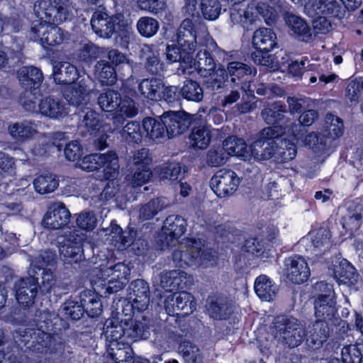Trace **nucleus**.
<instances>
[{
  "label": "nucleus",
  "mask_w": 363,
  "mask_h": 363,
  "mask_svg": "<svg viewBox=\"0 0 363 363\" xmlns=\"http://www.w3.org/2000/svg\"><path fill=\"white\" fill-rule=\"evenodd\" d=\"M33 11L38 19L30 24V40L39 41L50 24L59 25L71 19L72 11L68 0H37Z\"/></svg>",
  "instance_id": "1"
},
{
  "label": "nucleus",
  "mask_w": 363,
  "mask_h": 363,
  "mask_svg": "<svg viewBox=\"0 0 363 363\" xmlns=\"http://www.w3.org/2000/svg\"><path fill=\"white\" fill-rule=\"evenodd\" d=\"M272 324L274 338L288 347H297L304 341L306 330L297 318L279 315L274 318Z\"/></svg>",
  "instance_id": "2"
},
{
  "label": "nucleus",
  "mask_w": 363,
  "mask_h": 363,
  "mask_svg": "<svg viewBox=\"0 0 363 363\" xmlns=\"http://www.w3.org/2000/svg\"><path fill=\"white\" fill-rule=\"evenodd\" d=\"M214 255L204 247L200 240H191L186 245L172 252V260L179 267L208 265L214 259Z\"/></svg>",
  "instance_id": "3"
},
{
  "label": "nucleus",
  "mask_w": 363,
  "mask_h": 363,
  "mask_svg": "<svg viewBox=\"0 0 363 363\" xmlns=\"http://www.w3.org/2000/svg\"><path fill=\"white\" fill-rule=\"evenodd\" d=\"M285 133L283 125L269 126L263 128L257 139L250 146L251 155L258 161L274 160L277 142H281L280 137Z\"/></svg>",
  "instance_id": "4"
},
{
  "label": "nucleus",
  "mask_w": 363,
  "mask_h": 363,
  "mask_svg": "<svg viewBox=\"0 0 363 363\" xmlns=\"http://www.w3.org/2000/svg\"><path fill=\"white\" fill-rule=\"evenodd\" d=\"M57 245L61 259L70 264H77L84 259L82 238L76 230L67 229L57 237Z\"/></svg>",
  "instance_id": "5"
},
{
  "label": "nucleus",
  "mask_w": 363,
  "mask_h": 363,
  "mask_svg": "<svg viewBox=\"0 0 363 363\" xmlns=\"http://www.w3.org/2000/svg\"><path fill=\"white\" fill-rule=\"evenodd\" d=\"M79 166L84 170L91 172L104 168L106 179L117 176L120 165L118 157L114 151H108L104 154H91L85 156L79 162Z\"/></svg>",
  "instance_id": "6"
},
{
  "label": "nucleus",
  "mask_w": 363,
  "mask_h": 363,
  "mask_svg": "<svg viewBox=\"0 0 363 363\" xmlns=\"http://www.w3.org/2000/svg\"><path fill=\"white\" fill-rule=\"evenodd\" d=\"M206 114V110H199L196 114H190L185 111H169L163 113L164 124L166 128V133L168 138H172L184 133L189 130L193 122Z\"/></svg>",
  "instance_id": "7"
},
{
  "label": "nucleus",
  "mask_w": 363,
  "mask_h": 363,
  "mask_svg": "<svg viewBox=\"0 0 363 363\" xmlns=\"http://www.w3.org/2000/svg\"><path fill=\"white\" fill-rule=\"evenodd\" d=\"M28 275L26 278L16 279L13 286L17 301L23 306H29L34 303L38 289V272L35 268H30Z\"/></svg>",
  "instance_id": "8"
},
{
  "label": "nucleus",
  "mask_w": 363,
  "mask_h": 363,
  "mask_svg": "<svg viewBox=\"0 0 363 363\" xmlns=\"http://www.w3.org/2000/svg\"><path fill=\"white\" fill-rule=\"evenodd\" d=\"M240 184V178L231 169H221L211 178L210 186L213 192L220 198L232 196Z\"/></svg>",
  "instance_id": "9"
},
{
  "label": "nucleus",
  "mask_w": 363,
  "mask_h": 363,
  "mask_svg": "<svg viewBox=\"0 0 363 363\" xmlns=\"http://www.w3.org/2000/svg\"><path fill=\"white\" fill-rule=\"evenodd\" d=\"M166 312L172 315L186 316L193 313L196 303L194 297L189 293L182 291L170 294L164 301Z\"/></svg>",
  "instance_id": "10"
},
{
  "label": "nucleus",
  "mask_w": 363,
  "mask_h": 363,
  "mask_svg": "<svg viewBox=\"0 0 363 363\" xmlns=\"http://www.w3.org/2000/svg\"><path fill=\"white\" fill-rule=\"evenodd\" d=\"M121 14L110 16L107 12L96 9L91 18V26L93 32L103 39H110L116 32Z\"/></svg>",
  "instance_id": "11"
},
{
  "label": "nucleus",
  "mask_w": 363,
  "mask_h": 363,
  "mask_svg": "<svg viewBox=\"0 0 363 363\" xmlns=\"http://www.w3.org/2000/svg\"><path fill=\"white\" fill-rule=\"evenodd\" d=\"M207 44L206 47L201 49L194 59L193 64L197 65L198 73L201 77L209 75L217 67L215 55L220 51L216 43L208 36H206Z\"/></svg>",
  "instance_id": "12"
},
{
  "label": "nucleus",
  "mask_w": 363,
  "mask_h": 363,
  "mask_svg": "<svg viewBox=\"0 0 363 363\" xmlns=\"http://www.w3.org/2000/svg\"><path fill=\"white\" fill-rule=\"evenodd\" d=\"M186 220L179 215H170L166 218L162 226L164 237L161 239L164 245H175L178 239L186 231Z\"/></svg>",
  "instance_id": "13"
},
{
  "label": "nucleus",
  "mask_w": 363,
  "mask_h": 363,
  "mask_svg": "<svg viewBox=\"0 0 363 363\" xmlns=\"http://www.w3.org/2000/svg\"><path fill=\"white\" fill-rule=\"evenodd\" d=\"M71 213L62 202H55L50 205L43 216V223L45 228L61 229L70 220Z\"/></svg>",
  "instance_id": "14"
},
{
  "label": "nucleus",
  "mask_w": 363,
  "mask_h": 363,
  "mask_svg": "<svg viewBox=\"0 0 363 363\" xmlns=\"http://www.w3.org/2000/svg\"><path fill=\"white\" fill-rule=\"evenodd\" d=\"M138 58L144 69L151 75H160L164 71L159 51L152 44H143L138 51Z\"/></svg>",
  "instance_id": "15"
},
{
  "label": "nucleus",
  "mask_w": 363,
  "mask_h": 363,
  "mask_svg": "<svg viewBox=\"0 0 363 363\" xmlns=\"http://www.w3.org/2000/svg\"><path fill=\"white\" fill-rule=\"evenodd\" d=\"M333 276L339 285L347 286L355 285L359 279V274L355 268L345 259L337 257L332 262Z\"/></svg>",
  "instance_id": "16"
},
{
  "label": "nucleus",
  "mask_w": 363,
  "mask_h": 363,
  "mask_svg": "<svg viewBox=\"0 0 363 363\" xmlns=\"http://www.w3.org/2000/svg\"><path fill=\"white\" fill-rule=\"evenodd\" d=\"M329 336L330 328L328 323L317 320L311 323L306 330V345L311 350H319Z\"/></svg>",
  "instance_id": "17"
},
{
  "label": "nucleus",
  "mask_w": 363,
  "mask_h": 363,
  "mask_svg": "<svg viewBox=\"0 0 363 363\" xmlns=\"http://www.w3.org/2000/svg\"><path fill=\"white\" fill-rule=\"evenodd\" d=\"M206 308L211 318L219 320H227L234 311L232 301L225 296L208 297Z\"/></svg>",
  "instance_id": "18"
},
{
  "label": "nucleus",
  "mask_w": 363,
  "mask_h": 363,
  "mask_svg": "<svg viewBox=\"0 0 363 363\" xmlns=\"http://www.w3.org/2000/svg\"><path fill=\"white\" fill-rule=\"evenodd\" d=\"M284 274L291 282L302 284L310 276V270L305 259L301 257H289L284 262Z\"/></svg>",
  "instance_id": "19"
},
{
  "label": "nucleus",
  "mask_w": 363,
  "mask_h": 363,
  "mask_svg": "<svg viewBox=\"0 0 363 363\" xmlns=\"http://www.w3.org/2000/svg\"><path fill=\"white\" fill-rule=\"evenodd\" d=\"M315 315L318 320L328 323L331 321L336 325L339 323L335 296H317L314 301Z\"/></svg>",
  "instance_id": "20"
},
{
  "label": "nucleus",
  "mask_w": 363,
  "mask_h": 363,
  "mask_svg": "<svg viewBox=\"0 0 363 363\" xmlns=\"http://www.w3.org/2000/svg\"><path fill=\"white\" fill-rule=\"evenodd\" d=\"M89 91L86 82L80 80L66 87L63 91V96L69 105L84 108V106L89 101Z\"/></svg>",
  "instance_id": "21"
},
{
  "label": "nucleus",
  "mask_w": 363,
  "mask_h": 363,
  "mask_svg": "<svg viewBox=\"0 0 363 363\" xmlns=\"http://www.w3.org/2000/svg\"><path fill=\"white\" fill-rule=\"evenodd\" d=\"M284 19L290 34L296 39L305 43L313 40V33L305 20L293 13H286Z\"/></svg>",
  "instance_id": "22"
},
{
  "label": "nucleus",
  "mask_w": 363,
  "mask_h": 363,
  "mask_svg": "<svg viewBox=\"0 0 363 363\" xmlns=\"http://www.w3.org/2000/svg\"><path fill=\"white\" fill-rule=\"evenodd\" d=\"M198 36L194 29L192 21L189 18L182 21L177 33V42L182 50H186L191 54L199 43Z\"/></svg>",
  "instance_id": "23"
},
{
  "label": "nucleus",
  "mask_w": 363,
  "mask_h": 363,
  "mask_svg": "<svg viewBox=\"0 0 363 363\" xmlns=\"http://www.w3.org/2000/svg\"><path fill=\"white\" fill-rule=\"evenodd\" d=\"M165 54L168 62L179 63L177 68L178 74H185L187 69L191 68L194 61L192 54L186 50H182L179 45H167ZM188 73H190V71H188Z\"/></svg>",
  "instance_id": "24"
},
{
  "label": "nucleus",
  "mask_w": 363,
  "mask_h": 363,
  "mask_svg": "<svg viewBox=\"0 0 363 363\" xmlns=\"http://www.w3.org/2000/svg\"><path fill=\"white\" fill-rule=\"evenodd\" d=\"M17 77L25 90L35 91L42 84L43 74L40 69L34 66H23L17 71Z\"/></svg>",
  "instance_id": "25"
},
{
  "label": "nucleus",
  "mask_w": 363,
  "mask_h": 363,
  "mask_svg": "<svg viewBox=\"0 0 363 363\" xmlns=\"http://www.w3.org/2000/svg\"><path fill=\"white\" fill-rule=\"evenodd\" d=\"M152 320L145 315H138L134 320L127 323L126 335L129 340H146L150 336Z\"/></svg>",
  "instance_id": "26"
},
{
  "label": "nucleus",
  "mask_w": 363,
  "mask_h": 363,
  "mask_svg": "<svg viewBox=\"0 0 363 363\" xmlns=\"http://www.w3.org/2000/svg\"><path fill=\"white\" fill-rule=\"evenodd\" d=\"M130 295L132 301L136 304L138 312L145 311L150 304V287L144 279H136L131 282Z\"/></svg>",
  "instance_id": "27"
},
{
  "label": "nucleus",
  "mask_w": 363,
  "mask_h": 363,
  "mask_svg": "<svg viewBox=\"0 0 363 363\" xmlns=\"http://www.w3.org/2000/svg\"><path fill=\"white\" fill-rule=\"evenodd\" d=\"M127 323H121L118 320V318H111L106 320L104 325V335L106 337V345L112 342H120L122 341H128L126 335Z\"/></svg>",
  "instance_id": "28"
},
{
  "label": "nucleus",
  "mask_w": 363,
  "mask_h": 363,
  "mask_svg": "<svg viewBox=\"0 0 363 363\" xmlns=\"http://www.w3.org/2000/svg\"><path fill=\"white\" fill-rule=\"evenodd\" d=\"M38 110L42 115L53 119L63 118L68 114L65 104L52 96L43 99L38 104Z\"/></svg>",
  "instance_id": "29"
},
{
  "label": "nucleus",
  "mask_w": 363,
  "mask_h": 363,
  "mask_svg": "<svg viewBox=\"0 0 363 363\" xmlns=\"http://www.w3.org/2000/svg\"><path fill=\"white\" fill-rule=\"evenodd\" d=\"M65 133H55L51 145L57 147L60 151L64 148L65 156L68 160L73 162L78 160L83 155L82 148L77 140L65 143Z\"/></svg>",
  "instance_id": "30"
},
{
  "label": "nucleus",
  "mask_w": 363,
  "mask_h": 363,
  "mask_svg": "<svg viewBox=\"0 0 363 363\" xmlns=\"http://www.w3.org/2000/svg\"><path fill=\"white\" fill-rule=\"evenodd\" d=\"M286 111L284 104L276 101L265 106L261 111V116L267 124L272 125V126L280 125L279 124L287 121L285 116Z\"/></svg>",
  "instance_id": "31"
},
{
  "label": "nucleus",
  "mask_w": 363,
  "mask_h": 363,
  "mask_svg": "<svg viewBox=\"0 0 363 363\" xmlns=\"http://www.w3.org/2000/svg\"><path fill=\"white\" fill-rule=\"evenodd\" d=\"M52 75L57 84H72L78 77V70L70 62H57L53 65Z\"/></svg>",
  "instance_id": "32"
},
{
  "label": "nucleus",
  "mask_w": 363,
  "mask_h": 363,
  "mask_svg": "<svg viewBox=\"0 0 363 363\" xmlns=\"http://www.w3.org/2000/svg\"><path fill=\"white\" fill-rule=\"evenodd\" d=\"M94 77L102 84L106 86L113 85L117 79L115 67L106 60H100L94 67Z\"/></svg>",
  "instance_id": "33"
},
{
  "label": "nucleus",
  "mask_w": 363,
  "mask_h": 363,
  "mask_svg": "<svg viewBox=\"0 0 363 363\" xmlns=\"http://www.w3.org/2000/svg\"><path fill=\"white\" fill-rule=\"evenodd\" d=\"M108 355L116 363H133V351L130 344L126 341L112 342L106 345Z\"/></svg>",
  "instance_id": "34"
},
{
  "label": "nucleus",
  "mask_w": 363,
  "mask_h": 363,
  "mask_svg": "<svg viewBox=\"0 0 363 363\" xmlns=\"http://www.w3.org/2000/svg\"><path fill=\"white\" fill-rule=\"evenodd\" d=\"M277 44V35L272 29L262 28L255 31L252 45L255 49L270 52Z\"/></svg>",
  "instance_id": "35"
},
{
  "label": "nucleus",
  "mask_w": 363,
  "mask_h": 363,
  "mask_svg": "<svg viewBox=\"0 0 363 363\" xmlns=\"http://www.w3.org/2000/svg\"><path fill=\"white\" fill-rule=\"evenodd\" d=\"M106 51V48L100 47L93 42L88 41L81 45L77 51V57L80 62L90 65L94 61L104 57Z\"/></svg>",
  "instance_id": "36"
},
{
  "label": "nucleus",
  "mask_w": 363,
  "mask_h": 363,
  "mask_svg": "<svg viewBox=\"0 0 363 363\" xmlns=\"http://www.w3.org/2000/svg\"><path fill=\"white\" fill-rule=\"evenodd\" d=\"M78 130L85 129L91 133L99 130L101 121L99 114L94 110L86 107L83 108L78 113ZM83 133V130H82Z\"/></svg>",
  "instance_id": "37"
},
{
  "label": "nucleus",
  "mask_w": 363,
  "mask_h": 363,
  "mask_svg": "<svg viewBox=\"0 0 363 363\" xmlns=\"http://www.w3.org/2000/svg\"><path fill=\"white\" fill-rule=\"evenodd\" d=\"M79 299L89 317H98L102 313L103 305L101 298L94 292L84 291L80 294Z\"/></svg>",
  "instance_id": "38"
},
{
  "label": "nucleus",
  "mask_w": 363,
  "mask_h": 363,
  "mask_svg": "<svg viewBox=\"0 0 363 363\" xmlns=\"http://www.w3.org/2000/svg\"><path fill=\"white\" fill-rule=\"evenodd\" d=\"M164 122L163 115L157 118L147 117L144 118L143 126L146 133V136L152 140L167 137Z\"/></svg>",
  "instance_id": "39"
},
{
  "label": "nucleus",
  "mask_w": 363,
  "mask_h": 363,
  "mask_svg": "<svg viewBox=\"0 0 363 363\" xmlns=\"http://www.w3.org/2000/svg\"><path fill=\"white\" fill-rule=\"evenodd\" d=\"M304 143L315 152H325L333 147L332 138H328L323 132L322 133L313 132L307 135Z\"/></svg>",
  "instance_id": "40"
},
{
  "label": "nucleus",
  "mask_w": 363,
  "mask_h": 363,
  "mask_svg": "<svg viewBox=\"0 0 363 363\" xmlns=\"http://www.w3.org/2000/svg\"><path fill=\"white\" fill-rule=\"evenodd\" d=\"M163 88L162 80L157 77L143 79L138 84V90L140 94L150 100H157Z\"/></svg>",
  "instance_id": "41"
},
{
  "label": "nucleus",
  "mask_w": 363,
  "mask_h": 363,
  "mask_svg": "<svg viewBox=\"0 0 363 363\" xmlns=\"http://www.w3.org/2000/svg\"><path fill=\"white\" fill-rule=\"evenodd\" d=\"M255 291L261 299L270 301L276 296L277 286L272 284L268 277L260 275L255 280Z\"/></svg>",
  "instance_id": "42"
},
{
  "label": "nucleus",
  "mask_w": 363,
  "mask_h": 363,
  "mask_svg": "<svg viewBox=\"0 0 363 363\" xmlns=\"http://www.w3.org/2000/svg\"><path fill=\"white\" fill-rule=\"evenodd\" d=\"M187 171L186 167L180 162H172L163 164L159 168V174L162 179L177 181L183 179Z\"/></svg>",
  "instance_id": "43"
},
{
  "label": "nucleus",
  "mask_w": 363,
  "mask_h": 363,
  "mask_svg": "<svg viewBox=\"0 0 363 363\" xmlns=\"http://www.w3.org/2000/svg\"><path fill=\"white\" fill-rule=\"evenodd\" d=\"M225 70L228 77H230V82L235 84H240L246 77L251 75L253 72V69L250 66L238 61L229 62Z\"/></svg>",
  "instance_id": "44"
},
{
  "label": "nucleus",
  "mask_w": 363,
  "mask_h": 363,
  "mask_svg": "<svg viewBox=\"0 0 363 363\" xmlns=\"http://www.w3.org/2000/svg\"><path fill=\"white\" fill-rule=\"evenodd\" d=\"M201 121L199 126L193 128L191 133L189 135V140L191 145L199 149L206 148L211 141L210 130L206 127L203 117H200Z\"/></svg>",
  "instance_id": "45"
},
{
  "label": "nucleus",
  "mask_w": 363,
  "mask_h": 363,
  "mask_svg": "<svg viewBox=\"0 0 363 363\" xmlns=\"http://www.w3.org/2000/svg\"><path fill=\"white\" fill-rule=\"evenodd\" d=\"M230 18L233 25L239 24L247 30L250 29V26L255 21L252 12L242 8L238 4H234L230 9Z\"/></svg>",
  "instance_id": "46"
},
{
  "label": "nucleus",
  "mask_w": 363,
  "mask_h": 363,
  "mask_svg": "<svg viewBox=\"0 0 363 363\" xmlns=\"http://www.w3.org/2000/svg\"><path fill=\"white\" fill-rule=\"evenodd\" d=\"M169 206L170 203L165 197L153 199L141 206L140 208V218L143 220H150L159 212Z\"/></svg>",
  "instance_id": "47"
},
{
  "label": "nucleus",
  "mask_w": 363,
  "mask_h": 363,
  "mask_svg": "<svg viewBox=\"0 0 363 363\" xmlns=\"http://www.w3.org/2000/svg\"><path fill=\"white\" fill-rule=\"evenodd\" d=\"M121 94L116 90L108 89L98 96V104L101 109L106 112L117 111L121 103Z\"/></svg>",
  "instance_id": "48"
},
{
  "label": "nucleus",
  "mask_w": 363,
  "mask_h": 363,
  "mask_svg": "<svg viewBox=\"0 0 363 363\" xmlns=\"http://www.w3.org/2000/svg\"><path fill=\"white\" fill-rule=\"evenodd\" d=\"M10 135L18 141H24L35 133V129L31 122L23 121L11 123L8 127Z\"/></svg>",
  "instance_id": "49"
},
{
  "label": "nucleus",
  "mask_w": 363,
  "mask_h": 363,
  "mask_svg": "<svg viewBox=\"0 0 363 363\" xmlns=\"http://www.w3.org/2000/svg\"><path fill=\"white\" fill-rule=\"evenodd\" d=\"M212 72L204 77L206 79L203 81V84L206 87L211 91H217L223 88L228 79L225 69L222 65H220Z\"/></svg>",
  "instance_id": "50"
},
{
  "label": "nucleus",
  "mask_w": 363,
  "mask_h": 363,
  "mask_svg": "<svg viewBox=\"0 0 363 363\" xmlns=\"http://www.w3.org/2000/svg\"><path fill=\"white\" fill-rule=\"evenodd\" d=\"M59 186L57 176L52 174H42L33 181L35 191L41 194L53 192Z\"/></svg>",
  "instance_id": "51"
},
{
  "label": "nucleus",
  "mask_w": 363,
  "mask_h": 363,
  "mask_svg": "<svg viewBox=\"0 0 363 363\" xmlns=\"http://www.w3.org/2000/svg\"><path fill=\"white\" fill-rule=\"evenodd\" d=\"M223 146L227 155L240 157L244 160L247 157V146L242 138L229 137L223 141Z\"/></svg>",
  "instance_id": "52"
},
{
  "label": "nucleus",
  "mask_w": 363,
  "mask_h": 363,
  "mask_svg": "<svg viewBox=\"0 0 363 363\" xmlns=\"http://www.w3.org/2000/svg\"><path fill=\"white\" fill-rule=\"evenodd\" d=\"M296 152L297 149L294 143L281 138V142H277L274 161L279 163L289 162L295 158Z\"/></svg>",
  "instance_id": "53"
},
{
  "label": "nucleus",
  "mask_w": 363,
  "mask_h": 363,
  "mask_svg": "<svg viewBox=\"0 0 363 363\" xmlns=\"http://www.w3.org/2000/svg\"><path fill=\"white\" fill-rule=\"evenodd\" d=\"M128 172L125 179L133 188L146 184L152 176L150 167L128 168Z\"/></svg>",
  "instance_id": "54"
},
{
  "label": "nucleus",
  "mask_w": 363,
  "mask_h": 363,
  "mask_svg": "<svg viewBox=\"0 0 363 363\" xmlns=\"http://www.w3.org/2000/svg\"><path fill=\"white\" fill-rule=\"evenodd\" d=\"M159 28V22L152 17H140L136 23V29L138 33L145 38L154 37L157 33Z\"/></svg>",
  "instance_id": "55"
},
{
  "label": "nucleus",
  "mask_w": 363,
  "mask_h": 363,
  "mask_svg": "<svg viewBox=\"0 0 363 363\" xmlns=\"http://www.w3.org/2000/svg\"><path fill=\"white\" fill-rule=\"evenodd\" d=\"M122 140L128 143H140L143 135L140 125L137 121H130L118 131Z\"/></svg>",
  "instance_id": "56"
},
{
  "label": "nucleus",
  "mask_w": 363,
  "mask_h": 363,
  "mask_svg": "<svg viewBox=\"0 0 363 363\" xmlns=\"http://www.w3.org/2000/svg\"><path fill=\"white\" fill-rule=\"evenodd\" d=\"M180 94L184 99L195 102H199L203 98V89L197 82L191 79L184 81Z\"/></svg>",
  "instance_id": "57"
},
{
  "label": "nucleus",
  "mask_w": 363,
  "mask_h": 363,
  "mask_svg": "<svg viewBox=\"0 0 363 363\" xmlns=\"http://www.w3.org/2000/svg\"><path fill=\"white\" fill-rule=\"evenodd\" d=\"M36 271L38 272L37 277H38V285L40 291L42 294L50 293L56 283V279L51 268L42 269L41 267H38Z\"/></svg>",
  "instance_id": "58"
},
{
  "label": "nucleus",
  "mask_w": 363,
  "mask_h": 363,
  "mask_svg": "<svg viewBox=\"0 0 363 363\" xmlns=\"http://www.w3.org/2000/svg\"><path fill=\"white\" fill-rule=\"evenodd\" d=\"M343 127V122L339 117L331 113L326 115L323 133L326 134L328 138H332L333 143L336 138L342 135Z\"/></svg>",
  "instance_id": "59"
},
{
  "label": "nucleus",
  "mask_w": 363,
  "mask_h": 363,
  "mask_svg": "<svg viewBox=\"0 0 363 363\" xmlns=\"http://www.w3.org/2000/svg\"><path fill=\"white\" fill-rule=\"evenodd\" d=\"M152 159L148 149L143 147L135 150L130 152L128 160L127 168L150 167L149 165Z\"/></svg>",
  "instance_id": "60"
},
{
  "label": "nucleus",
  "mask_w": 363,
  "mask_h": 363,
  "mask_svg": "<svg viewBox=\"0 0 363 363\" xmlns=\"http://www.w3.org/2000/svg\"><path fill=\"white\" fill-rule=\"evenodd\" d=\"M57 25L50 24L47 31L43 33L40 38V44L46 48L47 46H55L61 44L64 40L62 30L57 26Z\"/></svg>",
  "instance_id": "61"
},
{
  "label": "nucleus",
  "mask_w": 363,
  "mask_h": 363,
  "mask_svg": "<svg viewBox=\"0 0 363 363\" xmlns=\"http://www.w3.org/2000/svg\"><path fill=\"white\" fill-rule=\"evenodd\" d=\"M362 343L349 345L342 347L341 351L343 363H363Z\"/></svg>",
  "instance_id": "62"
},
{
  "label": "nucleus",
  "mask_w": 363,
  "mask_h": 363,
  "mask_svg": "<svg viewBox=\"0 0 363 363\" xmlns=\"http://www.w3.org/2000/svg\"><path fill=\"white\" fill-rule=\"evenodd\" d=\"M330 232L326 228H320L314 233L311 242L317 252L323 253L330 249Z\"/></svg>",
  "instance_id": "63"
},
{
  "label": "nucleus",
  "mask_w": 363,
  "mask_h": 363,
  "mask_svg": "<svg viewBox=\"0 0 363 363\" xmlns=\"http://www.w3.org/2000/svg\"><path fill=\"white\" fill-rule=\"evenodd\" d=\"M61 312L66 318L73 320H78L82 318L85 313V309L81 301L69 300L65 301L60 308Z\"/></svg>",
  "instance_id": "64"
}]
</instances>
